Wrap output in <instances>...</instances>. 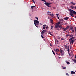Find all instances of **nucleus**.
I'll return each mask as SVG.
<instances>
[{
  "label": "nucleus",
  "mask_w": 76,
  "mask_h": 76,
  "mask_svg": "<svg viewBox=\"0 0 76 76\" xmlns=\"http://www.w3.org/2000/svg\"><path fill=\"white\" fill-rule=\"evenodd\" d=\"M34 23L35 26H36V27L37 28L38 27V26L39 25V22L38 20H35L34 21Z\"/></svg>",
  "instance_id": "obj_1"
},
{
  "label": "nucleus",
  "mask_w": 76,
  "mask_h": 76,
  "mask_svg": "<svg viewBox=\"0 0 76 76\" xmlns=\"http://www.w3.org/2000/svg\"><path fill=\"white\" fill-rule=\"evenodd\" d=\"M68 10L70 12V13L75 14V15L76 14V12L75 11H74L73 10H71V9H69Z\"/></svg>",
  "instance_id": "obj_2"
},
{
  "label": "nucleus",
  "mask_w": 76,
  "mask_h": 76,
  "mask_svg": "<svg viewBox=\"0 0 76 76\" xmlns=\"http://www.w3.org/2000/svg\"><path fill=\"white\" fill-rule=\"evenodd\" d=\"M44 4L47 6V7H51V3H49V2H45Z\"/></svg>",
  "instance_id": "obj_3"
},
{
  "label": "nucleus",
  "mask_w": 76,
  "mask_h": 76,
  "mask_svg": "<svg viewBox=\"0 0 76 76\" xmlns=\"http://www.w3.org/2000/svg\"><path fill=\"white\" fill-rule=\"evenodd\" d=\"M59 27V25L58 24H56L55 27V29H56L57 30H58V29L57 28Z\"/></svg>",
  "instance_id": "obj_4"
},
{
  "label": "nucleus",
  "mask_w": 76,
  "mask_h": 76,
  "mask_svg": "<svg viewBox=\"0 0 76 76\" xmlns=\"http://www.w3.org/2000/svg\"><path fill=\"white\" fill-rule=\"evenodd\" d=\"M75 39H73L69 42H70V44H73V43L74 42H75Z\"/></svg>",
  "instance_id": "obj_5"
},
{
  "label": "nucleus",
  "mask_w": 76,
  "mask_h": 76,
  "mask_svg": "<svg viewBox=\"0 0 76 76\" xmlns=\"http://www.w3.org/2000/svg\"><path fill=\"white\" fill-rule=\"evenodd\" d=\"M46 31L45 30H44L42 31L41 32V34L42 35H43V34H44V33H45V32H46Z\"/></svg>",
  "instance_id": "obj_6"
},
{
  "label": "nucleus",
  "mask_w": 76,
  "mask_h": 76,
  "mask_svg": "<svg viewBox=\"0 0 76 76\" xmlns=\"http://www.w3.org/2000/svg\"><path fill=\"white\" fill-rule=\"evenodd\" d=\"M71 73L72 74V75H75V74H76V73H75V72L74 71H71Z\"/></svg>",
  "instance_id": "obj_7"
},
{
  "label": "nucleus",
  "mask_w": 76,
  "mask_h": 76,
  "mask_svg": "<svg viewBox=\"0 0 76 76\" xmlns=\"http://www.w3.org/2000/svg\"><path fill=\"white\" fill-rule=\"evenodd\" d=\"M62 29L64 31H66V30H67L66 28H62Z\"/></svg>",
  "instance_id": "obj_8"
},
{
  "label": "nucleus",
  "mask_w": 76,
  "mask_h": 76,
  "mask_svg": "<svg viewBox=\"0 0 76 76\" xmlns=\"http://www.w3.org/2000/svg\"><path fill=\"white\" fill-rule=\"evenodd\" d=\"M70 8H71V9H74V8H75V6L73 5H72L70 6Z\"/></svg>",
  "instance_id": "obj_9"
},
{
  "label": "nucleus",
  "mask_w": 76,
  "mask_h": 76,
  "mask_svg": "<svg viewBox=\"0 0 76 76\" xmlns=\"http://www.w3.org/2000/svg\"><path fill=\"white\" fill-rule=\"evenodd\" d=\"M50 20L51 23H52V24H54V23H53V20L52 19H50Z\"/></svg>",
  "instance_id": "obj_10"
},
{
  "label": "nucleus",
  "mask_w": 76,
  "mask_h": 76,
  "mask_svg": "<svg viewBox=\"0 0 76 76\" xmlns=\"http://www.w3.org/2000/svg\"><path fill=\"white\" fill-rule=\"evenodd\" d=\"M69 18L67 17L64 18V20H68V19H69Z\"/></svg>",
  "instance_id": "obj_11"
},
{
  "label": "nucleus",
  "mask_w": 76,
  "mask_h": 76,
  "mask_svg": "<svg viewBox=\"0 0 76 76\" xmlns=\"http://www.w3.org/2000/svg\"><path fill=\"white\" fill-rule=\"evenodd\" d=\"M69 15H70L71 16H72V17H74V16H75V15H74L73 14L69 13Z\"/></svg>",
  "instance_id": "obj_12"
},
{
  "label": "nucleus",
  "mask_w": 76,
  "mask_h": 76,
  "mask_svg": "<svg viewBox=\"0 0 76 76\" xmlns=\"http://www.w3.org/2000/svg\"><path fill=\"white\" fill-rule=\"evenodd\" d=\"M64 47L66 49H67V45H64Z\"/></svg>",
  "instance_id": "obj_13"
},
{
  "label": "nucleus",
  "mask_w": 76,
  "mask_h": 76,
  "mask_svg": "<svg viewBox=\"0 0 76 76\" xmlns=\"http://www.w3.org/2000/svg\"><path fill=\"white\" fill-rule=\"evenodd\" d=\"M69 28H70V26H68L66 27V28L67 30V29H68Z\"/></svg>",
  "instance_id": "obj_14"
},
{
  "label": "nucleus",
  "mask_w": 76,
  "mask_h": 76,
  "mask_svg": "<svg viewBox=\"0 0 76 76\" xmlns=\"http://www.w3.org/2000/svg\"><path fill=\"white\" fill-rule=\"evenodd\" d=\"M67 51H68V53H69V52H70V48H69V47H68Z\"/></svg>",
  "instance_id": "obj_15"
},
{
  "label": "nucleus",
  "mask_w": 76,
  "mask_h": 76,
  "mask_svg": "<svg viewBox=\"0 0 76 76\" xmlns=\"http://www.w3.org/2000/svg\"><path fill=\"white\" fill-rule=\"evenodd\" d=\"M71 4H72L73 5H75V4H76L75 3L73 2H71Z\"/></svg>",
  "instance_id": "obj_16"
},
{
  "label": "nucleus",
  "mask_w": 76,
  "mask_h": 76,
  "mask_svg": "<svg viewBox=\"0 0 76 76\" xmlns=\"http://www.w3.org/2000/svg\"><path fill=\"white\" fill-rule=\"evenodd\" d=\"M60 23H62V22H58L56 24H58V25H60Z\"/></svg>",
  "instance_id": "obj_17"
},
{
  "label": "nucleus",
  "mask_w": 76,
  "mask_h": 76,
  "mask_svg": "<svg viewBox=\"0 0 76 76\" xmlns=\"http://www.w3.org/2000/svg\"><path fill=\"white\" fill-rule=\"evenodd\" d=\"M35 7V6H32L31 7V9H32L34 8Z\"/></svg>",
  "instance_id": "obj_18"
},
{
  "label": "nucleus",
  "mask_w": 76,
  "mask_h": 76,
  "mask_svg": "<svg viewBox=\"0 0 76 76\" xmlns=\"http://www.w3.org/2000/svg\"><path fill=\"white\" fill-rule=\"evenodd\" d=\"M56 51H57L58 52V51H60V50H59V49H56Z\"/></svg>",
  "instance_id": "obj_19"
},
{
  "label": "nucleus",
  "mask_w": 76,
  "mask_h": 76,
  "mask_svg": "<svg viewBox=\"0 0 76 76\" xmlns=\"http://www.w3.org/2000/svg\"><path fill=\"white\" fill-rule=\"evenodd\" d=\"M60 53H62L63 52V51L62 50H61V49H60Z\"/></svg>",
  "instance_id": "obj_20"
},
{
  "label": "nucleus",
  "mask_w": 76,
  "mask_h": 76,
  "mask_svg": "<svg viewBox=\"0 0 76 76\" xmlns=\"http://www.w3.org/2000/svg\"><path fill=\"white\" fill-rule=\"evenodd\" d=\"M59 28H60V29H61V28H62V26H61V25H60L59 26Z\"/></svg>",
  "instance_id": "obj_21"
},
{
  "label": "nucleus",
  "mask_w": 76,
  "mask_h": 76,
  "mask_svg": "<svg viewBox=\"0 0 76 76\" xmlns=\"http://www.w3.org/2000/svg\"><path fill=\"white\" fill-rule=\"evenodd\" d=\"M72 60L74 61V63H76V59H75H75H73Z\"/></svg>",
  "instance_id": "obj_22"
},
{
  "label": "nucleus",
  "mask_w": 76,
  "mask_h": 76,
  "mask_svg": "<svg viewBox=\"0 0 76 76\" xmlns=\"http://www.w3.org/2000/svg\"><path fill=\"white\" fill-rule=\"evenodd\" d=\"M74 35H70L69 34V37H73Z\"/></svg>",
  "instance_id": "obj_23"
},
{
  "label": "nucleus",
  "mask_w": 76,
  "mask_h": 76,
  "mask_svg": "<svg viewBox=\"0 0 76 76\" xmlns=\"http://www.w3.org/2000/svg\"><path fill=\"white\" fill-rule=\"evenodd\" d=\"M72 40H73L72 39V38H71L69 39V42H70V41H72Z\"/></svg>",
  "instance_id": "obj_24"
},
{
  "label": "nucleus",
  "mask_w": 76,
  "mask_h": 76,
  "mask_svg": "<svg viewBox=\"0 0 76 76\" xmlns=\"http://www.w3.org/2000/svg\"><path fill=\"white\" fill-rule=\"evenodd\" d=\"M50 15L52 17H53V16H54V15H53V14H50Z\"/></svg>",
  "instance_id": "obj_25"
},
{
  "label": "nucleus",
  "mask_w": 76,
  "mask_h": 76,
  "mask_svg": "<svg viewBox=\"0 0 76 76\" xmlns=\"http://www.w3.org/2000/svg\"><path fill=\"white\" fill-rule=\"evenodd\" d=\"M61 20V21H63L64 20H63V19H59V22Z\"/></svg>",
  "instance_id": "obj_26"
},
{
  "label": "nucleus",
  "mask_w": 76,
  "mask_h": 76,
  "mask_svg": "<svg viewBox=\"0 0 76 76\" xmlns=\"http://www.w3.org/2000/svg\"><path fill=\"white\" fill-rule=\"evenodd\" d=\"M70 29H71V30H72V29H73V27H72V26H70Z\"/></svg>",
  "instance_id": "obj_27"
},
{
  "label": "nucleus",
  "mask_w": 76,
  "mask_h": 76,
  "mask_svg": "<svg viewBox=\"0 0 76 76\" xmlns=\"http://www.w3.org/2000/svg\"><path fill=\"white\" fill-rule=\"evenodd\" d=\"M48 34H50V35H52V34L51 33V32H49L48 33Z\"/></svg>",
  "instance_id": "obj_28"
},
{
  "label": "nucleus",
  "mask_w": 76,
  "mask_h": 76,
  "mask_svg": "<svg viewBox=\"0 0 76 76\" xmlns=\"http://www.w3.org/2000/svg\"><path fill=\"white\" fill-rule=\"evenodd\" d=\"M57 17H58V15H59V14H56Z\"/></svg>",
  "instance_id": "obj_29"
},
{
  "label": "nucleus",
  "mask_w": 76,
  "mask_h": 76,
  "mask_svg": "<svg viewBox=\"0 0 76 76\" xmlns=\"http://www.w3.org/2000/svg\"><path fill=\"white\" fill-rule=\"evenodd\" d=\"M53 26H51V28L52 30H53Z\"/></svg>",
  "instance_id": "obj_30"
},
{
  "label": "nucleus",
  "mask_w": 76,
  "mask_h": 76,
  "mask_svg": "<svg viewBox=\"0 0 76 76\" xmlns=\"http://www.w3.org/2000/svg\"><path fill=\"white\" fill-rule=\"evenodd\" d=\"M74 28L75 29V34H76V27H74Z\"/></svg>",
  "instance_id": "obj_31"
},
{
  "label": "nucleus",
  "mask_w": 76,
  "mask_h": 76,
  "mask_svg": "<svg viewBox=\"0 0 76 76\" xmlns=\"http://www.w3.org/2000/svg\"><path fill=\"white\" fill-rule=\"evenodd\" d=\"M52 52L53 53V54L54 55H56V54H55V53H54V51L53 50H52Z\"/></svg>",
  "instance_id": "obj_32"
},
{
  "label": "nucleus",
  "mask_w": 76,
  "mask_h": 76,
  "mask_svg": "<svg viewBox=\"0 0 76 76\" xmlns=\"http://www.w3.org/2000/svg\"><path fill=\"white\" fill-rule=\"evenodd\" d=\"M75 37H73L71 38V39H75Z\"/></svg>",
  "instance_id": "obj_33"
},
{
  "label": "nucleus",
  "mask_w": 76,
  "mask_h": 76,
  "mask_svg": "<svg viewBox=\"0 0 76 76\" xmlns=\"http://www.w3.org/2000/svg\"><path fill=\"white\" fill-rule=\"evenodd\" d=\"M75 32V31H74V30L73 29L72 30V33H73V32Z\"/></svg>",
  "instance_id": "obj_34"
},
{
  "label": "nucleus",
  "mask_w": 76,
  "mask_h": 76,
  "mask_svg": "<svg viewBox=\"0 0 76 76\" xmlns=\"http://www.w3.org/2000/svg\"><path fill=\"white\" fill-rule=\"evenodd\" d=\"M66 37H70V34H67L66 35Z\"/></svg>",
  "instance_id": "obj_35"
},
{
  "label": "nucleus",
  "mask_w": 76,
  "mask_h": 76,
  "mask_svg": "<svg viewBox=\"0 0 76 76\" xmlns=\"http://www.w3.org/2000/svg\"><path fill=\"white\" fill-rule=\"evenodd\" d=\"M61 40H62V41H64V38H61Z\"/></svg>",
  "instance_id": "obj_36"
},
{
  "label": "nucleus",
  "mask_w": 76,
  "mask_h": 76,
  "mask_svg": "<svg viewBox=\"0 0 76 76\" xmlns=\"http://www.w3.org/2000/svg\"><path fill=\"white\" fill-rule=\"evenodd\" d=\"M56 41H57V44H59V43H58V42H59V41H58V40H57V39L56 40Z\"/></svg>",
  "instance_id": "obj_37"
},
{
  "label": "nucleus",
  "mask_w": 76,
  "mask_h": 76,
  "mask_svg": "<svg viewBox=\"0 0 76 76\" xmlns=\"http://www.w3.org/2000/svg\"><path fill=\"white\" fill-rule=\"evenodd\" d=\"M67 64H70V63H69V61H68L66 62Z\"/></svg>",
  "instance_id": "obj_38"
},
{
  "label": "nucleus",
  "mask_w": 76,
  "mask_h": 76,
  "mask_svg": "<svg viewBox=\"0 0 76 76\" xmlns=\"http://www.w3.org/2000/svg\"><path fill=\"white\" fill-rule=\"evenodd\" d=\"M42 1H44V2H46V1L45 0H41Z\"/></svg>",
  "instance_id": "obj_39"
},
{
  "label": "nucleus",
  "mask_w": 76,
  "mask_h": 76,
  "mask_svg": "<svg viewBox=\"0 0 76 76\" xmlns=\"http://www.w3.org/2000/svg\"><path fill=\"white\" fill-rule=\"evenodd\" d=\"M41 36L42 38H44V37H43V36H42V34H41Z\"/></svg>",
  "instance_id": "obj_40"
},
{
  "label": "nucleus",
  "mask_w": 76,
  "mask_h": 76,
  "mask_svg": "<svg viewBox=\"0 0 76 76\" xmlns=\"http://www.w3.org/2000/svg\"><path fill=\"white\" fill-rule=\"evenodd\" d=\"M61 56H63L64 55V54H63V53H61Z\"/></svg>",
  "instance_id": "obj_41"
},
{
  "label": "nucleus",
  "mask_w": 76,
  "mask_h": 76,
  "mask_svg": "<svg viewBox=\"0 0 76 76\" xmlns=\"http://www.w3.org/2000/svg\"><path fill=\"white\" fill-rule=\"evenodd\" d=\"M66 67H63V69H66Z\"/></svg>",
  "instance_id": "obj_42"
},
{
  "label": "nucleus",
  "mask_w": 76,
  "mask_h": 76,
  "mask_svg": "<svg viewBox=\"0 0 76 76\" xmlns=\"http://www.w3.org/2000/svg\"><path fill=\"white\" fill-rule=\"evenodd\" d=\"M35 18H36V19H37V20H38V17H35Z\"/></svg>",
  "instance_id": "obj_43"
},
{
  "label": "nucleus",
  "mask_w": 76,
  "mask_h": 76,
  "mask_svg": "<svg viewBox=\"0 0 76 76\" xmlns=\"http://www.w3.org/2000/svg\"><path fill=\"white\" fill-rule=\"evenodd\" d=\"M45 29V27H44L43 28V29Z\"/></svg>",
  "instance_id": "obj_44"
},
{
  "label": "nucleus",
  "mask_w": 76,
  "mask_h": 76,
  "mask_svg": "<svg viewBox=\"0 0 76 76\" xmlns=\"http://www.w3.org/2000/svg\"><path fill=\"white\" fill-rule=\"evenodd\" d=\"M42 26L44 27V26H46V25H43Z\"/></svg>",
  "instance_id": "obj_45"
},
{
  "label": "nucleus",
  "mask_w": 76,
  "mask_h": 76,
  "mask_svg": "<svg viewBox=\"0 0 76 76\" xmlns=\"http://www.w3.org/2000/svg\"><path fill=\"white\" fill-rule=\"evenodd\" d=\"M57 54V55H58V56H60V54H58L57 53H56Z\"/></svg>",
  "instance_id": "obj_46"
},
{
  "label": "nucleus",
  "mask_w": 76,
  "mask_h": 76,
  "mask_svg": "<svg viewBox=\"0 0 76 76\" xmlns=\"http://www.w3.org/2000/svg\"><path fill=\"white\" fill-rule=\"evenodd\" d=\"M47 13H51V12H47Z\"/></svg>",
  "instance_id": "obj_47"
},
{
  "label": "nucleus",
  "mask_w": 76,
  "mask_h": 76,
  "mask_svg": "<svg viewBox=\"0 0 76 76\" xmlns=\"http://www.w3.org/2000/svg\"><path fill=\"white\" fill-rule=\"evenodd\" d=\"M52 45H51V43H50V47H52Z\"/></svg>",
  "instance_id": "obj_48"
},
{
  "label": "nucleus",
  "mask_w": 76,
  "mask_h": 76,
  "mask_svg": "<svg viewBox=\"0 0 76 76\" xmlns=\"http://www.w3.org/2000/svg\"><path fill=\"white\" fill-rule=\"evenodd\" d=\"M66 75H67V76H69V74H68V73H66Z\"/></svg>",
  "instance_id": "obj_49"
},
{
  "label": "nucleus",
  "mask_w": 76,
  "mask_h": 76,
  "mask_svg": "<svg viewBox=\"0 0 76 76\" xmlns=\"http://www.w3.org/2000/svg\"><path fill=\"white\" fill-rule=\"evenodd\" d=\"M48 27L47 26V27H46V29H48Z\"/></svg>",
  "instance_id": "obj_50"
},
{
  "label": "nucleus",
  "mask_w": 76,
  "mask_h": 76,
  "mask_svg": "<svg viewBox=\"0 0 76 76\" xmlns=\"http://www.w3.org/2000/svg\"><path fill=\"white\" fill-rule=\"evenodd\" d=\"M57 18H58V19H59V18L58 17H57Z\"/></svg>",
  "instance_id": "obj_51"
},
{
  "label": "nucleus",
  "mask_w": 76,
  "mask_h": 76,
  "mask_svg": "<svg viewBox=\"0 0 76 76\" xmlns=\"http://www.w3.org/2000/svg\"><path fill=\"white\" fill-rule=\"evenodd\" d=\"M69 55V56H70V52H68Z\"/></svg>",
  "instance_id": "obj_52"
},
{
  "label": "nucleus",
  "mask_w": 76,
  "mask_h": 76,
  "mask_svg": "<svg viewBox=\"0 0 76 76\" xmlns=\"http://www.w3.org/2000/svg\"><path fill=\"white\" fill-rule=\"evenodd\" d=\"M33 1V3H35V2L34 0Z\"/></svg>",
  "instance_id": "obj_53"
},
{
  "label": "nucleus",
  "mask_w": 76,
  "mask_h": 76,
  "mask_svg": "<svg viewBox=\"0 0 76 76\" xmlns=\"http://www.w3.org/2000/svg\"><path fill=\"white\" fill-rule=\"evenodd\" d=\"M75 58H76V55H75Z\"/></svg>",
  "instance_id": "obj_54"
},
{
  "label": "nucleus",
  "mask_w": 76,
  "mask_h": 76,
  "mask_svg": "<svg viewBox=\"0 0 76 76\" xmlns=\"http://www.w3.org/2000/svg\"><path fill=\"white\" fill-rule=\"evenodd\" d=\"M40 23L41 25H42V24L41 23Z\"/></svg>",
  "instance_id": "obj_55"
},
{
  "label": "nucleus",
  "mask_w": 76,
  "mask_h": 76,
  "mask_svg": "<svg viewBox=\"0 0 76 76\" xmlns=\"http://www.w3.org/2000/svg\"><path fill=\"white\" fill-rule=\"evenodd\" d=\"M60 25H63V24L60 23Z\"/></svg>",
  "instance_id": "obj_56"
},
{
  "label": "nucleus",
  "mask_w": 76,
  "mask_h": 76,
  "mask_svg": "<svg viewBox=\"0 0 76 76\" xmlns=\"http://www.w3.org/2000/svg\"><path fill=\"white\" fill-rule=\"evenodd\" d=\"M68 34H70V32H69V31H68Z\"/></svg>",
  "instance_id": "obj_57"
},
{
  "label": "nucleus",
  "mask_w": 76,
  "mask_h": 76,
  "mask_svg": "<svg viewBox=\"0 0 76 76\" xmlns=\"http://www.w3.org/2000/svg\"><path fill=\"white\" fill-rule=\"evenodd\" d=\"M58 57L59 58V59H60V57L59 56H58Z\"/></svg>",
  "instance_id": "obj_58"
},
{
  "label": "nucleus",
  "mask_w": 76,
  "mask_h": 76,
  "mask_svg": "<svg viewBox=\"0 0 76 76\" xmlns=\"http://www.w3.org/2000/svg\"><path fill=\"white\" fill-rule=\"evenodd\" d=\"M32 1H34V0H31Z\"/></svg>",
  "instance_id": "obj_59"
},
{
  "label": "nucleus",
  "mask_w": 76,
  "mask_h": 76,
  "mask_svg": "<svg viewBox=\"0 0 76 76\" xmlns=\"http://www.w3.org/2000/svg\"><path fill=\"white\" fill-rule=\"evenodd\" d=\"M66 32H67V33L68 32H67V31H66Z\"/></svg>",
  "instance_id": "obj_60"
},
{
  "label": "nucleus",
  "mask_w": 76,
  "mask_h": 76,
  "mask_svg": "<svg viewBox=\"0 0 76 76\" xmlns=\"http://www.w3.org/2000/svg\"><path fill=\"white\" fill-rule=\"evenodd\" d=\"M75 40L76 41V39H75Z\"/></svg>",
  "instance_id": "obj_61"
},
{
  "label": "nucleus",
  "mask_w": 76,
  "mask_h": 76,
  "mask_svg": "<svg viewBox=\"0 0 76 76\" xmlns=\"http://www.w3.org/2000/svg\"><path fill=\"white\" fill-rule=\"evenodd\" d=\"M44 40H45V39H44Z\"/></svg>",
  "instance_id": "obj_62"
},
{
  "label": "nucleus",
  "mask_w": 76,
  "mask_h": 76,
  "mask_svg": "<svg viewBox=\"0 0 76 76\" xmlns=\"http://www.w3.org/2000/svg\"><path fill=\"white\" fill-rule=\"evenodd\" d=\"M48 15H49V14H48Z\"/></svg>",
  "instance_id": "obj_63"
},
{
  "label": "nucleus",
  "mask_w": 76,
  "mask_h": 76,
  "mask_svg": "<svg viewBox=\"0 0 76 76\" xmlns=\"http://www.w3.org/2000/svg\"><path fill=\"white\" fill-rule=\"evenodd\" d=\"M75 60H76V59H75Z\"/></svg>",
  "instance_id": "obj_64"
}]
</instances>
